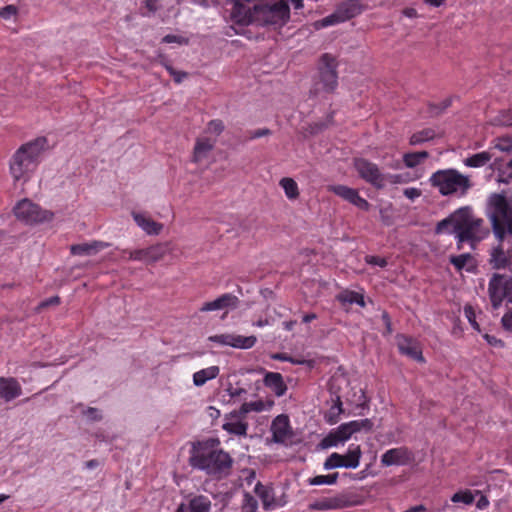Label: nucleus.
Masks as SVG:
<instances>
[{
	"label": "nucleus",
	"mask_w": 512,
	"mask_h": 512,
	"mask_svg": "<svg viewBox=\"0 0 512 512\" xmlns=\"http://www.w3.org/2000/svg\"><path fill=\"white\" fill-rule=\"evenodd\" d=\"M450 226L452 230L448 232L456 235L458 249H461L463 242H469L471 247L475 248L476 243L489 235V229L484 226V220L475 217L469 206L461 207L448 218L441 220L436 226V232L443 233Z\"/></svg>",
	"instance_id": "obj_1"
},
{
	"label": "nucleus",
	"mask_w": 512,
	"mask_h": 512,
	"mask_svg": "<svg viewBox=\"0 0 512 512\" xmlns=\"http://www.w3.org/2000/svg\"><path fill=\"white\" fill-rule=\"evenodd\" d=\"M238 23H255L260 26L281 28L290 19V8L286 0H261L252 10L238 8Z\"/></svg>",
	"instance_id": "obj_2"
},
{
	"label": "nucleus",
	"mask_w": 512,
	"mask_h": 512,
	"mask_svg": "<svg viewBox=\"0 0 512 512\" xmlns=\"http://www.w3.org/2000/svg\"><path fill=\"white\" fill-rule=\"evenodd\" d=\"M216 444L215 440L199 443L190 457V464L211 476L222 478L229 474L233 461L228 453L217 449Z\"/></svg>",
	"instance_id": "obj_3"
},
{
	"label": "nucleus",
	"mask_w": 512,
	"mask_h": 512,
	"mask_svg": "<svg viewBox=\"0 0 512 512\" xmlns=\"http://www.w3.org/2000/svg\"><path fill=\"white\" fill-rule=\"evenodd\" d=\"M47 147L45 137H38L21 145L10 159V174L15 181H26L36 170L40 157Z\"/></svg>",
	"instance_id": "obj_4"
},
{
	"label": "nucleus",
	"mask_w": 512,
	"mask_h": 512,
	"mask_svg": "<svg viewBox=\"0 0 512 512\" xmlns=\"http://www.w3.org/2000/svg\"><path fill=\"white\" fill-rule=\"evenodd\" d=\"M487 216L495 236L500 241L504 239L506 234L512 235V208L504 195L494 193L489 196Z\"/></svg>",
	"instance_id": "obj_5"
},
{
	"label": "nucleus",
	"mask_w": 512,
	"mask_h": 512,
	"mask_svg": "<svg viewBox=\"0 0 512 512\" xmlns=\"http://www.w3.org/2000/svg\"><path fill=\"white\" fill-rule=\"evenodd\" d=\"M429 182L443 196H463L472 187L469 176L452 168L437 170L430 176Z\"/></svg>",
	"instance_id": "obj_6"
},
{
	"label": "nucleus",
	"mask_w": 512,
	"mask_h": 512,
	"mask_svg": "<svg viewBox=\"0 0 512 512\" xmlns=\"http://www.w3.org/2000/svg\"><path fill=\"white\" fill-rule=\"evenodd\" d=\"M336 58L330 54H324L319 61V77L313 84L311 93L319 95L321 93H331L338 85V76L336 72Z\"/></svg>",
	"instance_id": "obj_7"
},
{
	"label": "nucleus",
	"mask_w": 512,
	"mask_h": 512,
	"mask_svg": "<svg viewBox=\"0 0 512 512\" xmlns=\"http://www.w3.org/2000/svg\"><path fill=\"white\" fill-rule=\"evenodd\" d=\"M13 213L19 221L29 225L49 222L54 216L51 211L42 209L38 204L27 198L16 203Z\"/></svg>",
	"instance_id": "obj_8"
},
{
	"label": "nucleus",
	"mask_w": 512,
	"mask_h": 512,
	"mask_svg": "<svg viewBox=\"0 0 512 512\" xmlns=\"http://www.w3.org/2000/svg\"><path fill=\"white\" fill-rule=\"evenodd\" d=\"M488 294L495 309L499 308L505 299L512 303V278L494 274L489 281Z\"/></svg>",
	"instance_id": "obj_9"
},
{
	"label": "nucleus",
	"mask_w": 512,
	"mask_h": 512,
	"mask_svg": "<svg viewBox=\"0 0 512 512\" xmlns=\"http://www.w3.org/2000/svg\"><path fill=\"white\" fill-rule=\"evenodd\" d=\"M354 167L358 175L374 187L380 189L387 184L386 175L380 171L375 163L359 158L354 161Z\"/></svg>",
	"instance_id": "obj_10"
},
{
	"label": "nucleus",
	"mask_w": 512,
	"mask_h": 512,
	"mask_svg": "<svg viewBox=\"0 0 512 512\" xmlns=\"http://www.w3.org/2000/svg\"><path fill=\"white\" fill-rule=\"evenodd\" d=\"M167 252L166 244H156L145 249L125 251L129 260L142 261L145 263H155L161 260Z\"/></svg>",
	"instance_id": "obj_11"
},
{
	"label": "nucleus",
	"mask_w": 512,
	"mask_h": 512,
	"mask_svg": "<svg viewBox=\"0 0 512 512\" xmlns=\"http://www.w3.org/2000/svg\"><path fill=\"white\" fill-rule=\"evenodd\" d=\"M328 190L361 210L367 211L370 207L368 201L361 197L356 189L345 185H331Z\"/></svg>",
	"instance_id": "obj_12"
},
{
	"label": "nucleus",
	"mask_w": 512,
	"mask_h": 512,
	"mask_svg": "<svg viewBox=\"0 0 512 512\" xmlns=\"http://www.w3.org/2000/svg\"><path fill=\"white\" fill-rule=\"evenodd\" d=\"M253 491L260 498L263 508L267 511L282 507L286 503L284 500L275 497L272 487L262 485L259 481L255 483Z\"/></svg>",
	"instance_id": "obj_13"
},
{
	"label": "nucleus",
	"mask_w": 512,
	"mask_h": 512,
	"mask_svg": "<svg viewBox=\"0 0 512 512\" xmlns=\"http://www.w3.org/2000/svg\"><path fill=\"white\" fill-rule=\"evenodd\" d=\"M412 460L413 455L406 447L389 449L381 456V464L386 467L406 465Z\"/></svg>",
	"instance_id": "obj_14"
},
{
	"label": "nucleus",
	"mask_w": 512,
	"mask_h": 512,
	"mask_svg": "<svg viewBox=\"0 0 512 512\" xmlns=\"http://www.w3.org/2000/svg\"><path fill=\"white\" fill-rule=\"evenodd\" d=\"M223 429L230 434L245 436L247 434L248 424L245 422V415L241 411H233L226 415Z\"/></svg>",
	"instance_id": "obj_15"
},
{
	"label": "nucleus",
	"mask_w": 512,
	"mask_h": 512,
	"mask_svg": "<svg viewBox=\"0 0 512 512\" xmlns=\"http://www.w3.org/2000/svg\"><path fill=\"white\" fill-rule=\"evenodd\" d=\"M372 428V422L369 419L354 420L341 424L336 430L340 437V441L345 443L353 434L361 430L369 431Z\"/></svg>",
	"instance_id": "obj_16"
},
{
	"label": "nucleus",
	"mask_w": 512,
	"mask_h": 512,
	"mask_svg": "<svg viewBox=\"0 0 512 512\" xmlns=\"http://www.w3.org/2000/svg\"><path fill=\"white\" fill-rule=\"evenodd\" d=\"M216 145V139L208 136H200L196 139L192 161L194 163H201L206 160Z\"/></svg>",
	"instance_id": "obj_17"
},
{
	"label": "nucleus",
	"mask_w": 512,
	"mask_h": 512,
	"mask_svg": "<svg viewBox=\"0 0 512 512\" xmlns=\"http://www.w3.org/2000/svg\"><path fill=\"white\" fill-rule=\"evenodd\" d=\"M271 432L273 439L277 443L287 442L291 436L292 431L289 424V418L286 415H278L272 422Z\"/></svg>",
	"instance_id": "obj_18"
},
{
	"label": "nucleus",
	"mask_w": 512,
	"mask_h": 512,
	"mask_svg": "<svg viewBox=\"0 0 512 512\" xmlns=\"http://www.w3.org/2000/svg\"><path fill=\"white\" fill-rule=\"evenodd\" d=\"M397 346L401 354L418 362L424 361L420 344L416 340L404 335H399L397 337Z\"/></svg>",
	"instance_id": "obj_19"
},
{
	"label": "nucleus",
	"mask_w": 512,
	"mask_h": 512,
	"mask_svg": "<svg viewBox=\"0 0 512 512\" xmlns=\"http://www.w3.org/2000/svg\"><path fill=\"white\" fill-rule=\"evenodd\" d=\"M239 303L238 297L231 293H225L213 301H209L204 303L200 311L201 312H210V311H218L226 308H236Z\"/></svg>",
	"instance_id": "obj_20"
},
{
	"label": "nucleus",
	"mask_w": 512,
	"mask_h": 512,
	"mask_svg": "<svg viewBox=\"0 0 512 512\" xmlns=\"http://www.w3.org/2000/svg\"><path fill=\"white\" fill-rule=\"evenodd\" d=\"M132 218L139 228L147 235H159L163 230V224L154 221L149 215L142 212L133 211Z\"/></svg>",
	"instance_id": "obj_21"
},
{
	"label": "nucleus",
	"mask_w": 512,
	"mask_h": 512,
	"mask_svg": "<svg viewBox=\"0 0 512 512\" xmlns=\"http://www.w3.org/2000/svg\"><path fill=\"white\" fill-rule=\"evenodd\" d=\"M109 245L110 244L107 242L94 240L91 242L74 244L70 247V252L72 255L77 256H92L109 247Z\"/></svg>",
	"instance_id": "obj_22"
},
{
	"label": "nucleus",
	"mask_w": 512,
	"mask_h": 512,
	"mask_svg": "<svg viewBox=\"0 0 512 512\" xmlns=\"http://www.w3.org/2000/svg\"><path fill=\"white\" fill-rule=\"evenodd\" d=\"M22 388L14 378L0 377V398L9 402L21 395Z\"/></svg>",
	"instance_id": "obj_23"
},
{
	"label": "nucleus",
	"mask_w": 512,
	"mask_h": 512,
	"mask_svg": "<svg viewBox=\"0 0 512 512\" xmlns=\"http://www.w3.org/2000/svg\"><path fill=\"white\" fill-rule=\"evenodd\" d=\"M336 10L345 22L361 14L363 7L360 0H346L340 3Z\"/></svg>",
	"instance_id": "obj_24"
},
{
	"label": "nucleus",
	"mask_w": 512,
	"mask_h": 512,
	"mask_svg": "<svg viewBox=\"0 0 512 512\" xmlns=\"http://www.w3.org/2000/svg\"><path fill=\"white\" fill-rule=\"evenodd\" d=\"M264 384L270 388L278 397L283 396L287 390V386L283 381L280 373L267 372L264 377Z\"/></svg>",
	"instance_id": "obj_25"
},
{
	"label": "nucleus",
	"mask_w": 512,
	"mask_h": 512,
	"mask_svg": "<svg viewBox=\"0 0 512 512\" xmlns=\"http://www.w3.org/2000/svg\"><path fill=\"white\" fill-rule=\"evenodd\" d=\"M218 366H210L201 369L193 374V384L197 387L203 386L207 381L215 379L219 375Z\"/></svg>",
	"instance_id": "obj_26"
},
{
	"label": "nucleus",
	"mask_w": 512,
	"mask_h": 512,
	"mask_svg": "<svg viewBox=\"0 0 512 512\" xmlns=\"http://www.w3.org/2000/svg\"><path fill=\"white\" fill-rule=\"evenodd\" d=\"M361 456V447L359 445L351 444L346 454L342 455V457H344V468L356 469L360 464Z\"/></svg>",
	"instance_id": "obj_27"
},
{
	"label": "nucleus",
	"mask_w": 512,
	"mask_h": 512,
	"mask_svg": "<svg viewBox=\"0 0 512 512\" xmlns=\"http://www.w3.org/2000/svg\"><path fill=\"white\" fill-rule=\"evenodd\" d=\"M343 507V500L338 497L323 498L309 505L312 510H334Z\"/></svg>",
	"instance_id": "obj_28"
},
{
	"label": "nucleus",
	"mask_w": 512,
	"mask_h": 512,
	"mask_svg": "<svg viewBox=\"0 0 512 512\" xmlns=\"http://www.w3.org/2000/svg\"><path fill=\"white\" fill-rule=\"evenodd\" d=\"M450 262L458 271L465 269L468 272H472L475 269L474 259L469 253H464L458 256H451Z\"/></svg>",
	"instance_id": "obj_29"
},
{
	"label": "nucleus",
	"mask_w": 512,
	"mask_h": 512,
	"mask_svg": "<svg viewBox=\"0 0 512 512\" xmlns=\"http://www.w3.org/2000/svg\"><path fill=\"white\" fill-rule=\"evenodd\" d=\"M491 159L492 155L488 151H482L465 158L463 163L470 168H480L488 164Z\"/></svg>",
	"instance_id": "obj_30"
},
{
	"label": "nucleus",
	"mask_w": 512,
	"mask_h": 512,
	"mask_svg": "<svg viewBox=\"0 0 512 512\" xmlns=\"http://www.w3.org/2000/svg\"><path fill=\"white\" fill-rule=\"evenodd\" d=\"M279 185L289 200H296L299 197L298 184L293 178L284 177L279 181Z\"/></svg>",
	"instance_id": "obj_31"
},
{
	"label": "nucleus",
	"mask_w": 512,
	"mask_h": 512,
	"mask_svg": "<svg viewBox=\"0 0 512 512\" xmlns=\"http://www.w3.org/2000/svg\"><path fill=\"white\" fill-rule=\"evenodd\" d=\"M256 342L257 338L253 335L243 336L233 333L231 347L236 349H250L256 344Z\"/></svg>",
	"instance_id": "obj_32"
},
{
	"label": "nucleus",
	"mask_w": 512,
	"mask_h": 512,
	"mask_svg": "<svg viewBox=\"0 0 512 512\" xmlns=\"http://www.w3.org/2000/svg\"><path fill=\"white\" fill-rule=\"evenodd\" d=\"M189 508L191 512H209L211 501L208 497L200 495L190 501Z\"/></svg>",
	"instance_id": "obj_33"
},
{
	"label": "nucleus",
	"mask_w": 512,
	"mask_h": 512,
	"mask_svg": "<svg viewBox=\"0 0 512 512\" xmlns=\"http://www.w3.org/2000/svg\"><path fill=\"white\" fill-rule=\"evenodd\" d=\"M428 156L429 154L426 151L406 153L403 156V162L408 168H414Z\"/></svg>",
	"instance_id": "obj_34"
},
{
	"label": "nucleus",
	"mask_w": 512,
	"mask_h": 512,
	"mask_svg": "<svg viewBox=\"0 0 512 512\" xmlns=\"http://www.w3.org/2000/svg\"><path fill=\"white\" fill-rule=\"evenodd\" d=\"M435 136V131L431 128H427L412 134L409 142L411 145H419L429 140H432Z\"/></svg>",
	"instance_id": "obj_35"
},
{
	"label": "nucleus",
	"mask_w": 512,
	"mask_h": 512,
	"mask_svg": "<svg viewBox=\"0 0 512 512\" xmlns=\"http://www.w3.org/2000/svg\"><path fill=\"white\" fill-rule=\"evenodd\" d=\"M343 22L344 21L342 20L341 16L337 12V10H335L332 14L324 17L323 19L316 21L314 23V27H315V29H322V28H326L328 26H333V25L343 23Z\"/></svg>",
	"instance_id": "obj_36"
},
{
	"label": "nucleus",
	"mask_w": 512,
	"mask_h": 512,
	"mask_svg": "<svg viewBox=\"0 0 512 512\" xmlns=\"http://www.w3.org/2000/svg\"><path fill=\"white\" fill-rule=\"evenodd\" d=\"M344 457L339 453H332L324 462L325 470H332L336 468H344Z\"/></svg>",
	"instance_id": "obj_37"
},
{
	"label": "nucleus",
	"mask_w": 512,
	"mask_h": 512,
	"mask_svg": "<svg viewBox=\"0 0 512 512\" xmlns=\"http://www.w3.org/2000/svg\"><path fill=\"white\" fill-rule=\"evenodd\" d=\"M338 473L329 475H318L308 479L309 485H333L336 483Z\"/></svg>",
	"instance_id": "obj_38"
},
{
	"label": "nucleus",
	"mask_w": 512,
	"mask_h": 512,
	"mask_svg": "<svg viewBox=\"0 0 512 512\" xmlns=\"http://www.w3.org/2000/svg\"><path fill=\"white\" fill-rule=\"evenodd\" d=\"M266 409L265 403L262 400L245 402L241 405L240 411L242 415H247L249 412H261Z\"/></svg>",
	"instance_id": "obj_39"
},
{
	"label": "nucleus",
	"mask_w": 512,
	"mask_h": 512,
	"mask_svg": "<svg viewBox=\"0 0 512 512\" xmlns=\"http://www.w3.org/2000/svg\"><path fill=\"white\" fill-rule=\"evenodd\" d=\"M258 502L251 494L244 492L241 503V512H257Z\"/></svg>",
	"instance_id": "obj_40"
},
{
	"label": "nucleus",
	"mask_w": 512,
	"mask_h": 512,
	"mask_svg": "<svg viewBox=\"0 0 512 512\" xmlns=\"http://www.w3.org/2000/svg\"><path fill=\"white\" fill-rule=\"evenodd\" d=\"M475 495L470 490H463L455 493L451 497V501L454 503H463L465 505H470L474 502Z\"/></svg>",
	"instance_id": "obj_41"
},
{
	"label": "nucleus",
	"mask_w": 512,
	"mask_h": 512,
	"mask_svg": "<svg viewBox=\"0 0 512 512\" xmlns=\"http://www.w3.org/2000/svg\"><path fill=\"white\" fill-rule=\"evenodd\" d=\"M340 437L336 430L331 431L326 437H324L319 446L322 449H327L331 447H337L339 444H344L342 441L339 440Z\"/></svg>",
	"instance_id": "obj_42"
},
{
	"label": "nucleus",
	"mask_w": 512,
	"mask_h": 512,
	"mask_svg": "<svg viewBox=\"0 0 512 512\" xmlns=\"http://www.w3.org/2000/svg\"><path fill=\"white\" fill-rule=\"evenodd\" d=\"M416 178L417 177H411L409 172L386 175L387 183L390 184H405L415 180Z\"/></svg>",
	"instance_id": "obj_43"
},
{
	"label": "nucleus",
	"mask_w": 512,
	"mask_h": 512,
	"mask_svg": "<svg viewBox=\"0 0 512 512\" xmlns=\"http://www.w3.org/2000/svg\"><path fill=\"white\" fill-rule=\"evenodd\" d=\"M223 130H224L223 122L219 119H215V120H211L207 124L205 132L208 134H211L213 136L212 138L216 139L222 133Z\"/></svg>",
	"instance_id": "obj_44"
},
{
	"label": "nucleus",
	"mask_w": 512,
	"mask_h": 512,
	"mask_svg": "<svg viewBox=\"0 0 512 512\" xmlns=\"http://www.w3.org/2000/svg\"><path fill=\"white\" fill-rule=\"evenodd\" d=\"M239 479L241 487H250L256 481V473L252 469H244L241 471Z\"/></svg>",
	"instance_id": "obj_45"
},
{
	"label": "nucleus",
	"mask_w": 512,
	"mask_h": 512,
	"mask_svg": "<svg viewBox=\"0 0 512 512\" xmlns=\"http://www.w3.org/2000/svg\"><path fill=\"white\" fill-rule=\"evenodd\" d=\"M491 257V261L494 263V266L496 268H503L506 266L507 258L504 251L501 248L494 249Z\"/></svg>",
	"instance_id": "obj_46"
},
{
	"label": "nucleus",
	"mask_w": 512,
	"mask_h": 512,
	"mask_svg": "<svg viewBox=\"0 0 512 512\" xmlns=\"http://www.w3.org/2000/svg\"><path fill=\"white\" fill-rule=\"evenodd\" d=\"M232 336L233 333H225L212 335L208 337V340L214 343H217L220 346H230L232 345Z\"/></svg>",
	"instance_id": "obj_47"
},
{
	"label": "nucleus",
	"mask_w": 512,
	"mask_h": 512,
	"mask_svg": "<svg viewBox=\"0 0 512 512\" xmlns=\"http://www.w3.org/2000/svg\"><path fill=\"white\" fill-rule=\"evenodd\" d=\"M494 147L502 152H511L512 151V139L509 137L498 138L496 140Z\"/></svg>",
	"instance_id": "obj_48"
},
{
	"label": "nucleus",
	"mask_w": 512,
	"mask_h": 512,
	"mask_svg": "<svg viewBox=\"0 0 512 512\" xmlns=\"http://www.w3.org/2000/svg\"><path fill=\"white\" fill-rule=\"evenodd\" d=\"M464 314H465V317L467 318L468 322L471 324V326L475 330L480 331V326L476 321V314H475V311L473 310V308L471 306H465Z\"/></svg>",
	"instance_id": "obj_49"
},
{
	"label": "nucleus",
	"mask_w": 512,
	"mask_h": 512,
	"mask_svg": "<svg viewBox=\"0 0 512 512\" xmlns=\"http://www.w3.org/2000/svg\"><path fill=\"white\" fill-rule=\"evenodd\" d=\"M359 293L354 291H344L339 296L338 299L342 303L355 304L357 301Z\"/></svg>",
	"instance_id": "obj_50"
},
{
	"label": "nucleus",
	"mask_w": 512,
	"mask_h": 512,
	"mask_svg": "<svg viewBox=\"0 0 512 512\" xmlns=\"http://www.w3.org/2000/svg\"><path fill=\"white\" fill-rule=\"evenodd\" d=\"M83 415L91 421H97L102 418V414H101L100 410H98L97 408H93V407H89V408L83 410Z\"/></svg>",
	"instance_id": "obj_51"
},
{
	"label": "nucleus",
	"mask_w": 512,
	"mask_h": 512,
	"mask_svg": "<svg viewBox=\"0 0 512 512\" xmlns=\"http://www.w3.org/2000/svg\"><path fill=\"white\" fill-rule=\"evenodd\" d=\"M17 9L13 5H8L0 10V16L3 19L9 20L16 15Z\"/></svg>",
	"instance_id": "obj_52"
},
{
	"label": "nucleus",
	"mask_w": 512,
	"mask_h": 512,
	"mask_svg": "<svg viewBox=\"0 0 512 512\" xmlns=\"http://www.w3.org/2000/svg\"><path fill=\"white\" fill-rule=\"evenodd\" d=\"M366 263L370 265H376L379 267H385L387 265V261L385 258L377 257V256H371L368 255L365 257Z\"/></svg>",
	"instance_id": "obj_53"
},
{
	"label": "nucleus",
	"mask_w": 512,
	"mask_h": 512,
	"mask_svg": "<svg viewBox=\"0 0 512 512\" xmlns=\"http://www.w3.org/2000/svg\"><path fill=\"white\" fill-rule=\"evenodd\" d=\"M162 41L165 43H178V44H187L188 43V39H186L182 36L173 35V34L166 35Z\"/></svg>",
	"instance_id": "obj_54"
},
{
	"label": "nucleus",
	"mask_w": 512,
	"mask_h": 512,
	"mask_svg": "<svg viewBox=\"0 0 512 512\" xmlns=\"http://www.w3.org/2000/svg\"><path fill=\"white\" fill-rule=\"evenodd\" d=\"M403 193L410 200H415L421 196V190L415 187L406 188Z\"/></svg>",
	"instance_id": "obj_55"
},
{
	"label": "nucleus",
	"mask_w": 512,
	"mask_h": 512,
	"mask_svg": "<svg viewBox=\"0 0 512 512\" xmlns=\"http://www.w3.org/2000/svg\"><path fill=\"white\" fill-rule=\"evenodd\" d=\"M227 392L232 399L240 398L243 394L247 393L244 388L240 387H229Z\"/></svg>",
	"instance_id": "obj_56"
},
{
	"label": "nucleus",
	"mask_w": 512,
	"mask_h": 512,
	"mask_svg": "<svg viewBox=\"0 0 512 512\" xmlns=\"http://www.w3.org/2000/svg\"><path fill=\"white\" fill-rule=\"evenodd\" d=\"M501 322L506 330L512 331V309L504 314Z\"/></svg>",
	"instance_id": "obj_57"
},
{
	"label": "nucleus",
	"mask_w": 512,
	"mask_h": 512,
	"mask_svg": "<svg viewBox=\"0 0 512 512\" xmlns=\"http://www.w3.org/2000/svg\"><path fill=\"white\" fill-rule=\"evenodd\" d=\"M484 338L486 339V341L492 345V346H495V347H503L504 346V343L502 340L500 339H497L496 337L494 336H491V335H488V334H485L484 335Z\"/></svg>",
	"instance_id": "obj_58"
},
{
	"label": "nucleus",
	"mask_w": 512,
	"mask_h": 512,
	"mask_svg": "<svg viewBox=\"0 0 512 512\" xmlns=\"http://www.w3.org/2000/svg\"><path fill=\"white\" fill-rule=\"evenodd\" d=\"M60 303V298L58 296H53L49 299H46L44 301H42L40 304H39V308H44V307H47V306H50V305H58Z\"/></svg>",
	"instance_id": "obj_59"
},
{
	"label": "nucleus",
	"mask_w": 512,
	"mask_h": 512,
	"mask_svg": "<svg viewBox=\"0 0 512 512\" xmlns=\"http://www.w3.org/2000/svg\"><path fill=\"white\" fill-rule=\"evenodd\" d=\"M100 465H101V463L99 460L91 459V460L85 462L84 467L87 470H94L97 467H99Z\"/></svg>",
	"instance_id": "obj_60"
},
{
	"label": "nucleus",
	"mask_w": 512,
	"mask_h": 512,
	"mask_svg": "<svg viewBox=\"0 0 512 512\" xmlns=\"http://www.w3.org/2000/svg\"><path fill=\"white\" fill-rule=\"evenodd\" d=\"M171 76L174 78L176 83H181L187 77V73L175 70L174 74H171Z\"/></svg>",
	"instance_id": "obj_61"
},
{
	"label": "nucleus",
	"mask_w": 512,
	"mask_h": 512,
	"mask_svg": "<svg viewBox=\"0 0 512 512\" xmlns=\"http://www.w3.org/2000/svg\"><path fill=\"white\" fill-rule=\"evenodd\" d=\"M269 133H270V131L268 129H258L255 132H253L251 137L252 138H260V137L268 135Z\"/></svg>",
	"instance_id": "obj_62"
},
{
	"label": "nucleus",
	"mask_w": 512,
	"mask_h": 512,
	"mask_svg": "<svg viewBox=\"0 0 512 512\" xmlns=\"http://www.w3.org/2000/svg\"><path fill=\"white\" fill-rule=\"evenodd\" d=\"M488 504H489L488 499L485 496H481V498L477 502V507L480 509H483V508L487 507Z\"/></svg>",
	"instance_id": "obj_63"
},
{
	"label": "nucleus",
	"mask_w": 512,
	"mask_h": 512,
	"mask_svg": "<svg viewBox=\"0 0 512 512\" xmlns=\"http://www.w3.org/2000/svg\"><path fill=\"white\" fill-rule=\"evenodd\" d=\"M403 14L408 18H415L417 16V12L413 8H407L403 11Z\"/></svg>",
	"instance_id": "obj_64"
}]
</instances>
